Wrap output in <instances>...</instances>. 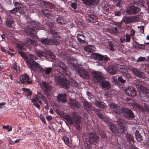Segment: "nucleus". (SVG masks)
Listing matches in <instances>:
<instances>
[{
    "label": "nucleus",
    "instance_id": "nucleus-1",
    "mask_svg": "<svg viewBox=\"0 0 149 149\" xmlns=\"http://www.w3.org/2000/svg\"><path fill=\"white\" fill-rule=\"evenodd\" d=\"M95 84H97L98 82H101V85L102 88H106L108 89L111 87L110 83L108 81L103 80L101 81L103 78L101 72L94 71L92 72Z\"/></svg>",
    "mask_w": 149,
    "mask_h": 149
},
{
    "label": "nucleus",
    "instance_id": "nucleus-2",
    "mask_svg": "<svg viewBox=\"0 0 149 149\" xmlns=\"http://www.w3.org/2000/svg\"><path fill=\"white\" fill-rule=\"evenodd\" d=\"M55 69L57 72L61 74L69 76L71 73L65 64L60 59L56 61L54 64Z\"/></svg>",
    "mask_w": 149,
    "mask_h": 149
},
{
    "label": "nucleus",
    "instance_id": "nucleus-3",
    "mask_svg": "<svg viewBox=\"0 0 149 149\" xmlns=\"http://www.w3.org/2000/svg\"><path fill=\"white\" fill-rule=\"evenodd\" d=\"M68 63L71 69L77 71L81 77L87 79L89 78L88 72L83 68H78V65L74 63V61L69 60L68 61Z\"/></svg>",
    "mask_w": 149,
    "mask_h": 149
},
{
    "label": "nucleus",
    "instance_id": "nucleus-4",
    "mask_svg": "<svg viewBox=\"0 0 149 149\" xmlns=\"http://www.w3.org/2000/svg\"><path fill=\"white\" fill-rule=\"evenodd\" d=\"M37 58L35 56L32 54L29 55V58L26 61V63L30 69L39 72L40 66L34 60Z\"/></svg>",
    "mask_w": 149,
    "mask_h": 149
},
{
    "label": "nucleus",
    "instance_id": "nucleus-5",
    "mask_svg": "<svg viewBox=\"0 0 149 149\" xmlns=\"http://www.w3.org/2000/svg\"><path fill=\"white\" fill-rule=\"evenodd\" d=\"M99 137L96 134L93 133H90L88 139H86V142L84 143L85 148L90 149L91 144H95L99 140Z\"/></svg>",
    "mask_w": 149,
    "mask_h": 149
},
{
    "label": "nucleus",
    "instance_id": "nucleus-6",
    "mask_svg": "<svg viewBox=\"0 0 149 149\" xmlns=\"http://www.w3.org/2000/svg\"><path fill=\"white\" fill-rule=\"evenodd\" d=\"M130 105L132 106L134 108L138 109L141 112L145 113L146 111H149V105L146 104L145 103L143 107L137 102L133 101L132 102L130 103Z\"/></svg>",
    "mask_w": 149,
    "mask_h": 149
},
{
    "label": "nucleus",
    "instance_id": "nucleus-7",
    "mask_svg": "<svg viewBox=\"0 0 149 149\" xmlns=\"http://www.w3.org/2000/svg\"><path fill=\"white\" fill-rule=\"evenodd\" d=\"M54 80L58 84L67 88L69 87V82L65 78H63L60 76H55Z\"/></svg>",
    "mask_w": 149,
    "mask_h": 149
},
{
    "label": "nucleus",
    "instance_id": "nucleus-8",
    "mask_svg": "<svg viewBox=\"0 0 149 149\" xmlns=\"http://www.w3.org/2000/svg\"><path fill=\"white\" fill-rule=\"evenodd\" d=\"M122 113L126 118L128 119H133L134 117V115L132 111L126 108H122L121 114Z\"/></svg>",
    "mask_w": 149,
    "mask_h": 149
},
{
    "label": "nucleus",
    "instance_id": "nucleus-9",
    "mask_svg": "<svg viewBox=\"0 0 149 149\" xmlns=\"http://www.w3.org/2000/svg\"><path fill=\"white\" fill-rule=\"evenodd\" d=\"M42 89L44 93L47 96H49L51 94L52 87L46 82L42 81L40 84Z\"/></svg>",
    "mask_w": 149,
    "mask_h": 149
},
{
    "label": "nucleus",
    "instance_id": "nucleus-10",
    "mask_svg": "<svg viewBox=\"0 0 149 149\" xmlns=\"http://www.w3.org/2000/svg\"><path fill=\"white\" fill-rule=\"evenodd\" d=\"M91 57L93 59L101 61L104 60L107 61L109 60V58L107 55L104 56L99 53H93L91 54Z\"/></svg>",
    "mask_w": 149,
    "mask_h": 149
},
{
    "label": "nucleus",
    "instance_id": "nucleus-11",
    "mask_svg": "<svg viewBox=\"0 0 149 149\" xmlns=\"http://www.w3.org/2000/svg\"><path fill=\"white\" fill-rule=\"evenodd\" d=\"M109 107L113 112L118 114H121L122 108L118 104L115 103H111L109 104Z\"/></svg>",
    "mask_w": 149,
    "mask_h": 149
},
{
    "label": "nucleus",
    "instance_id": "nucleus-12",
    "mask_svg": "<svg viewBox=\"0 0 149 149\" xmlns=\"http://www.w3.org/2000/svg\"><path fill=\"white\" fill-rule=\"evenodd\" d=\"M14 22L11 15H9L6 19L5 24L7 27L14 29L15 26Z\"/></svg>",
    "mask_w": 149,
    "mask_h": 149
},
{
    "label": "nucleus",
    "instance_id": "nucleus-13",
    "mask_svg": "<svg viewBox=\"0 0 149 149\" xmlns=\"http://www.w3.org/2000/svg\"><path fill=\"white\" fill-rule=\"evenodd\" d=\"M140 10V8L132 5L130 6L129 9H127L126 10V12L129 15H134L137 14Z\"/></svg>",
    "mask_w": 149,
    "mask_h": 149
},
{
    "label": "nucleus",
    "instance_id": "nucleus-14",
    "mask_svg": "<svg viewBox=\"0 0 149 149\" xmlns=\"http://www.w3.org/2000/svg\"><path fill=\"white\" fill-rule=\"evenodd\" d=\"M20 80L21 82L24 84L27 83L29 84H31L32 81H30L29 76L25 74L24 75H21L20 77Z\"/></svg>",
    "mask_w": 149,
    "mask_h": 149
},
{
    "label": "nucleus",
    "instance_id": "nucleus-15",
    "mask_svg": "<svg viewBox=\"0 0 149 149\" xmlns=\"http://www.w3.org/2000/svg\"><path fill=\"white\" fill-rule=\"evenodd\" d=\"M125 94L129 96L134 97L136 95V90L132 87H128L125 90Z\"/></svg>",
    "mask_w": 149,
    "mask_h": 149
},
{
    "label": "nucleus",
    "instance_id": "nucleus-16",
    "mask_svg": "<svg viewBox=\"0 0 149 149\" xmlns=\"http://www.w3.org/2000/svg\"><path fill=\"white\" fill-rule=\"evenodd\" d=\"M83 107L84 110L88 112H92L94 110V108L92 104L87 101H85L83 103Z\"/></svg>",
    "mask_w": 149,
    "mask_h": 149
},
{
    "label": "nucleus",
    "instance_id": "nucleus-17",
    "mask_svg": "<svg viewBox=\"0 0 149 149\" xmlns=\"http://www.w3.org/2000/svg\"><path fill=\"white\" fill-rule=\"evenodd\" d=\"M73 120L74 122V126L75 128L78 130H80L81 129L80 126V118L78 115L73 117Z\"/></svg>",
    "mask_w": 149,
    "mask_h": 149
},
{
    "label": "nucleus",
    "instance_id": "nucleus-18",
    "mask_svg": "<svg viewBox=\"0 0 149 149\" xmlns=\"http://www.w3.org/2000/svg\"><path fill=\"white\" fill-rule=\"evenodd\" d=\"M86 19L89 22L92 23H95L98 22V17L93 14L87 15L86 16Z\"/></svg>",
    "mask_w": 149,
    "mask_h": 149
},
{
    "label": "nucleus",
    "instance_id": "nucleus-19",
    "mask_svg": "<svg viewBox=\"0 0 149 149\" xmlns=\"http://www.w3.org/2000/svg\"><path fill=\"white\" fill-rule=\"evenodd\" d=\"M40 6L43 8L52 9L53 8V6L52 3L47 1L40 0Z\"/></svg>",
    "mask_w": 149,
    "mask_h": 149
},
{
    "label": "nucleus",
    "instance_id": "nucleus-20",
    "mask_svg": "<svg viewBox=\"0 0 149 149\" xmlns=\"http://www.w3.org/2000/svg\"><path fill=\"white\" fill-rule=\"evenodd\" d=\"M83 3L88 6H96L99 3V0H82Z\"/></svg>",
    "mask_w": 149,
    "mask_h": 149
},
{
    "label": "nucleus",
    "instance_id": "nucleus-21",
    "mask_svg": "<svg viewBox=\"0 0 149 149\" xmlns=\"http://www.w3.org/2000/svg\"><path fill=\"white\" fill-rule=\"evenodd\" d=\"M77 38L78 42L80 44H84L86 41V37L82 32L77 34Z\"/></svg>",
    "mask_w": 149,
    "mask_h": 149
},
{
    "label": "nucleus",
    "instance_id": "nucleus-22",
    "mask_svg": "<svg viewBox=\"0 0 149 149\" xmlns=\"http://www.w3.org/2000/svg\"><path fill=\"white\" fill-rule=\"evenodd\" d=\"M66 97V93L58 94L57 96V100L58 102L65 103L67 101V100L65 98Z\"/></svg>",
    "mask_w": 149,
    "mask_h": 149
},
{
    "label": "nucleus",
    "instance_id": "nucleus-23",
    "mask_svg": "<svg viewBox=\"0 0 149 149\" xmlns=\"http://www.w3.org/2000/svg\"><path fill=\"white\" fill-rule=\"evenodd\" d=\"M41 13L43 15V17H46L47 19H52L53 16L52 13L47 9L41 10Z\"/></svg>",
    "mask_w": 149,
    "mask_h": 149
},
{
    "label": "nucleus",
    "instance_id": "nucleus-24",
    "mask_svg": "<svg viewBox=\"0 0 149 149\" xmlns=\"http://www.w3.org/2000/svg\"><path fill=\"white\" fill-rule=\"evenodd\" d=\"M107 72L112 74H115L117 73L118 69L114 66H109L107 67Z\"/></svg>",
    "mask_w": 149,
    "mask_h": 149
},
{
    "label": "nucleus",
    "instance_id": "nucleus-25",
    "mask_svg": "<svg viewBox=\"0 0 149 149\" xmlns=\"http://www.w3.org/2000/svg\"><path fill=\"white\" fill-rule=\"evenodd\" d=\"M13 73L14 74H15L16 76H17L19 73V68H17V64L16 62L14 63L11 67Z\"/></svg>",
    "mask_w": 149,
    "mask_h": 149
},
{
    "label": "nucleus",
    "instance_id": "nucleus-26",
    "mask_svg": "<svg viewBox=\"0 0 149 149\" xmlns=\"http://www.w3.org/2000/svg\"><path fill=\"white\" fill-rule=\"evenodd\" d=\"M40 23L37 22H33L31 23L30 26L34 31L40 29Z\"/></svg>",
    "mask_w": 149,
    "mask_h": 149
},
{
    "label": "nucleus",
    "instance_id": "nucleus-27",
    "mask_svg": "<svg viewBox=\"0 0 149 149\" xmlns=\"http://www.w3.org/2000/svg\"><path fill=\"white\" fill-rule=\"evenodd\" d=\"M132 71L134 74H135L139 78H144L145 77L143 73L141 72L140 70L136 68H133Z\"/></svg>",
    "mask_w": 149,
    "mask_h": 149
},
{
    "label": "nucleus",
    "instance_id": "nucleus-28",
    "mask_svg": "<svg viewBox=\"0 0 149 149\" xmlns=\"http://www.w3.org/2000/svg\"><path fill=\"white\" fill-rule=\"evenodd\" d=\"M52 70V68H43L40 67L38 72H44L46 75H47L50 73Z\"/></svg>",
    "mask_w": 149,
    "mask_h": 149
},
{
    "label": "nucleus",
    "instance_id": "nucleus-29",
    "mask_svg": "<svg viewBox=\"0 0 149 149\" xmlns=\"http://www.w3.org/2000/svg\"><path fill=\"white\" fill-rule=\"evenodd\" d=\"M56 21L57 24L62 25L65 24L67 22L63 17L60 16L56 18Z\"/></svg>",
    "mask_w": 149,
    "mask_h": 149
},
{
    "label": "nucleus",
    "instance_id": "nucleus-30",
    "mask_svg": "<svg viewBox=\"0 0 149 149\" xmlns=\"http://www.w3.org/2000/svg\"><path fill=\"white\" fill-rule=\"evenodd\" d=\"M94 104L98 108L104 109L106 108V106L105 105V103H104L103 102L98 100H96L95 101Z\"/></svg>",
    "mask_w": 149,
    "mask_h": 149
},
{
    "label": "nucleus",
    "instance_id": "nucleus-31",
    "mask_svg": "<svg viewBox=\"0 0 149 149\" xmlns=\"http://www.w3.org/2000/svg\"><path fill=\"white\" fill-rule=\"evenodd\" d=\"M49 45H57L59 44L60 43L59 40L55 38V37H52L49 39Z\"/></svg>",
    "mask_w": 149,
    "mask_h": 149
},
{
    "label": "nucleus",
    "instance_id": "nucleus-32",
    "mask_svg": "<svg viewBox=\"0 0 149 149\" xmlns=\"http://www.w3.org/2000/svg\"><path fill=\"white\" fill-rule=\"evenodd\" d=\"M13 3L14 6H16V7H18L19 10H20L24 8L23 2L21 1L17 2L13 1Z\"/></svg>",
    "mask_w": 149,
    "mask_h": 149
},
{
    "label": "nucleus",
    "instance_id": "nucleus-33",
    "mask_svg": "<svg viewBox=\"0 0 149 149\" xmlns=\"http://www.w3.org/2000/svg\"><path fill=\"white\" fill-rule=\"evenodd\" d=\"M24 31L27 35L31 36H32L34 32L30 26H28L26 28L24 29Z\"/></svg>",
    "mask_w": 149,
    "mask_h": 149
},
{
    "label": "nucleus",
    "instance_id": "nucleus-34",
    "mask_svg": "<svg viewBox=\"0 0 149 149\" xmlns=\"http://www.w3.org/2000/svg\"><path fill=\"white\" fill-rule=\"evenodd\" d=\"M71 107L73 108L78 109L79 108L78 103L75 100H72L70 101Z\"/></svg>",
    "mask_w": 149,
    "mask_h": 149
},
{
    "label": "nucleus",
    "instance_id": "nucleus-35",
    "mask_svg": "<svg viewBox=\"0 0 149 149\" xmlns=\"http://www.w3.org/2000/svg\"><path fill=\"white\" fill-rule=\"evenodd\" d=\"M109 130L113 133H115L117 132V128L114 124L110 123L109 126Z\"/></svg>",
    "mask_w": 149,
    "mask_h": 149
},
{
    "label": "nucleus",
    "instance_id": "nucleus-36",
    "mask_svg": "<svg viewBox=\"0 0 149 149\" xmlns=\"http://www.w3.org/2000/svg\"><path fill=\"white\" fill-rule=\"evenodd\" d=\"M141 17V15H136L131 17L132 23L134 22H138L140 21V18Z\"/></svg>",
    "mask_w": 149,
    "mask_h": 149
},
{
    "label": "nucleus",
    "instance_id": "nucleus-37",
    "mask_svg": "<svg viewBox=\"0 0 149 149\" xmlns=\"http://www.w3.org/2000/svg\"><path fill=\"white\" fill-rule=\"evenodd\" d=\"M93 111L100 118L102 119L103 120L104 117L103 116V114L101 113L99 110L98 109H95Z\"/></svg>",
    "mask_w": 149,
    "mask_h": 149
},
{
    "label": "nucleus",
    "instance_id": "nucleus-38",
    "mask_svg": "<svg viewBox=\"0 0 149 149\" xmlns=\"http://www.w3.org/2000/svg\"><path fill=\"white\" fill-rule=\"evenodd\" d=\"M135 136L136 140L139 142H140L143 140V137L140 134L138 130H136L135 133Z\"/></svg>",
    "mask_w": 149,
    "mask_h": 149
},
{
    "label": "nucleus",
    "instance_id": "nucleus-39",
    "mask_svg": "<svg viewBox=\"0 0 149 149\" xmlns=\"http://www.w3.org/2000/svg\"><path fill=\"white\" fill-rule=\"evenodd\" d=\"M25 43L26 45L32 44L34 45H36V41L34 40H31L29 38H27L25 41Z\"/></svg>",
    "mask_w": 149,
    "mask_h": 149
},
{
    "label": "nucleus",
    "instance_id": "nucleus-40",
    "mask_svg": "<svg viewBox=\"0 0 149 149\" xmlns=\"http://www.w3.org/2000/svg\"><path fill=\"white\" fill-rule=\"evenodd\" d=\"M36 54L38 56L42 58V57H45L46 56V54L43 51L38 50H37Z\"/></svg>",
    "mask_w": 149,
    "mask_h": 149
},
{
    "label": "nucleus",
    "instance_id": "nucleus-41",
    "mask_svg": "<svg viewBox=\"0 0 149 149\" xmlns=\"http://www.w3.org/2000/svg\"><path fill=\"white\" fill-rule=\"evenodd\" d=\"M64 118L67 121L68 123L72 125L73 123V121L71 116L69 115H67L65 116Z\"/></svg>",
    "mask_w": 149,
    "mask_h": 149
},
{
    "label": "nucleus",
    "instance_id": "nucleus-42",
    "mask_svg": "<svg viewBox=\"0 0 149 149\" xmlns=\"http://www.w3.org/2000/svg\"><path fill=\"white\" fill-rule=\"evenodd\" d=\"M35 4H31V3H30V4H28L27 5V9L28 11H29L31 13H32L33 12V10L35 9Z\"/></svg>",
    "mask_w": 149,
    "mask_h": 149
},
{
    "label": "nucleus",
    "instance_id": "nucleus-43",
    "mask_svg": "<svg viewBox=\"0 0 149 149\" xmlns=\"http://www.w3.org/2000/svg\"><path fill=\"white\" fill-rule=\"evenodd\" d=\"M122 20L126 24L132 23L131 17H124L123 18Z\"/></svg>",
    "mask_w": 149,
    "mask_h": 149
},
{
    "label": "nucleus",
    "instance_id": "nucleus-44",
    "mask_svg": "<svg viewBox=\"0 0 149 149\" xmlns=\"http://www.w3.org/2000/svg\"><path fill=\"white\" fill-rule=\"evenodd\" d=\"M50 32V33L54 36V37H55L58 38H60V33L56 31L54 29L53 30H51Z\"/></svg>",
    "mask_w": 149,
    "mask_h": 149
},
{
    "label": "nucleus",
    "instance_id": "nucleus-45",
    "mask_svg": "<svg viewBox=\"0 0 149 149\" xmlns=\"http://www.w3.org/2000/svg\"><path fill=\"white\" fill-rule=\"evenodd\" d=\"M128 78V76L123 75L122 76L118 77V81L121 83H124L126 82V79Z\"/></svg>",
    "mask_w": 149,
    "mask_h": 149
},
{
    "label": "nucleus",
    "instance_id": "nucleus-46",
    "mask_svg": "<svg viewBox=\"0 0 149 149\" xmlns=\"http://www.w3.org/2000/svg\"><path fill=\"white\" fill-rule=\"evenodd\" d=\"M20 10H19V8L18 7H15L13 9L9 10L8 11V13L10 15H14L16 13Z\"/></svg>",
    "mask_w": 149,
    "mask_h": 149
},
{
    "label": "nucleus",
    "instance_id": "nucleus-47",
    "mask_svg": "<svg viewBox=\"0 0 149 149\" xmlns=\"http://www.w3.org/2000/svg\"><path fill=\"white\" fill-rule=\"evenodd\" d=\"M126 139L127 141L130 143L131 142H133L134 139L132 136L130 134H127L126 135Z\"/></svg>",
    "mask_w": 149,
    "mask_h": 149
},
{
    "label": "nucleus",
    "instance_id": "nucleus-48",
    "mask_svg": "<svg viewBox=\"0 0 149 149\" xmlns=\"http://www.w3.org/2000/svg\"><path fill=\"white\" fill-rule=\"evenodd\" d=\"M144 2L143 0H137L134 1V4L138 5L141 7L143 6Z\"/></svg>",
    "mask_w": 149,
    "mask_h": 149
},
{
    "label": "nucleus",
    "instance_id": "nucleus-49",
    "mask_svg": "<svg viewBox=\"0 0 149 149\" xmlns=\"http://www.w3.org/2000/svg\"><path fill=\"white\" fill-rule=\"evenodd\" d=\"M17 45L18 48L20 50H25L26 47L27 45L24 43H17Z\"/></svg>",
    "mask_w": 149,
    "mask_h": 149
},
{
    "label": "nucleus",
    "instance_id": "nucleus-50",
    "mask_svg": "<svg viewBox=\"0 0 149 149\" xmlns=\"http://www.w3.org/2000/svg\"><path fill=\"white\" fill-rule=\"evenodd\" d=\"M135 43L136 44L135 45V47L136 48H139V49H144L145 47V44H140L139 43L136 41H135Z\"/></svg>",
    "mask_w": 149,
    "mask_h": 149
},
{
    "label": "nucleus",
    "instance_id": "nucleus-51",
    "mask_svg": "<svg viewBox=\"0 0 149 149\" xmlns=\"http://www.w3.org/2000/svg\"><path fill=\"white\" fill-rule=\"evenodd\" d=\"M49 39L47 38L42 39L40 40V42L42 44L45 45H49Z\"/></svg>",
    "mask_w": 149,
    "mask_h": 149
},
{
    "label": "nucleus",
    "instance_id": "nucleus-52",
    "mask_svg": "<svg viewBox=\"0 0 149 149\" xmlns=\"http://www.w3.org/2000/svg\"><path fill=\"white\" fill-rule=\"evenodd\" d=\"M18 53L24 59L27 60L29 57H28L26 55V53L21 50H19L18 51Z\"/></svg>",
    "mask_w": 149,
    "mask_h": 149
},
{
    "label": "nucleus",
    "instance_id": "nucleus-53",
    "mask_svg": "<svg viewBox=\"0 0 149 149\" xmlns=\"http://www.w3.org/2000/svg\"><path fill=\"white\" fill-rule=\"evenodd\" d=\"M110 31L111 33L114 35L117 34L119 32V31L116 27L111 28L110 29Z\"/></svg>",
    "mask_w": 149,
    "mask_h": 149
},
{
    "label": "nucleus",
    "instance_id": "nucleus-54",
    "mask_svg": "<svg viewBox=\"0 0 149 149\" xmlns=\"http://www.w3.org/2000/svg\"><path fill=\"white\" fill-rule=\"evenodd\" d=\"M47 25L48 26V29H49V31L51 30H53L55 28L54 27V24L50 22H46Z\"/></svg>",
    "mask_w": 149,
    "mask_h": 149
},
{
    "label": "nucleus",
    "instance_id": "nucleus-55",
    "mask_svg": "<svg viewBox=\"0 0 149 149\" xmlns=\"http://www.w3.org/2000/svg\"><path fill=\"white\" fill-rule=\"evenodd\" d=\"M115 5L120 8L121 7V0H112Z\"/></svg>",
    "mask_w": 149,
    "mask_h": 149
},
{
    "label": "nucleus",
    "instance_id": "nucleus-56",
    "mask_svg": "<svg viewBox=\"0 0 149 149\" xmlns=\"http://www.w3.org/2000/svg\"><path fill=\"white\" fill-rule=\"evenodd\" d=\"M119 72L123 73V75L126 76V77L129 76V75L127 74V70L126 68L121 69H119Z\"/></svg>",
    "mask_w": 149,
    "mask_h": 149
},
{
    "label": "nucleus",
    "instance_id": "nucleus-57",
    "mask_svg": "<svg viewBox=\"0 0 149 149\" xmlns=\"http://www.w3.org/2000/svg\"><path fill=\"white\" fill-rule=\"evenodd\" d=\"M108 48L111 51H115V49L113 48L114 46L113 43L110 42H108Z\"/></svg>",
    "mask_w": 149,
    "mask_h": 149
},
{
    "label": "nucleus",
    "instance_id": "nucleus-58",
    "mask_svg": "<svg viewBox=\"0 0 149 149\" xmlns=\"http://www.w3.org/2000/svg\"><path fill=\"white\" fill-rule=\"evenodd\" d=\"M124 120L123 119L121 118H118L117 120V123L118 125L120 126H122L124 123Z\"/></svg>",
    "mask_w": 149,
    "mask_h": 149
},
{
    "label": "nucleus",
    "instance_id": "nucleus-59",
    "mask_svg": "<svg viewBox=\"0 0 149 149\" xmlns=\"http://www.w3.org/2000/svg\"><path fill=\"white\" fill-rule=\"evenodd\" d=\"M142 91L144 95L149 98V90L146 88H144Z\"/></svg>",
    "mask_w": 149,
    "mask_h": 149
},
{
    "label": "nucleus",
    "instance_id": "nucleus-60",
    "mask_svg": "<svg viewBox=\"0 0 149 149\" xmlns=\"http://www.w3.org/2000/svg\"><path fill=\"white\" fill-rule=\"evenodd\" d=\"M125 127L123 126H120L118 129H117V132L120 134L123 133L124 132Z\"/></svg>",
    "mask_w": 149,
    "mask_h": 149
},
{
    "label": "nucleus",
    "instance_id": "nucleus-61",
    "mask_svg": "<svg viewBox=\"0 0 149 149\" xmlns=\"http://www.w3.org/2000/svg\"><path fill=\"white\" fill-rule=\"evenodd\" d=\"M63 139L65 144L66 145H68L69 142V139L67 136H65L63 137Z\"/></svg>",
    "mask_w": 149,
    "mask_h": 149
},
{
    "label": "nucleus",
    "instance_id": "nucleus-62",
    "mask_svg": "<svg viewBox=\"0 0 149 149\" xmlns=\"http://www.w3.org/2000/svg\"><path fill=\"white\" fill-rule=\"evenodd\" d=\"M48 53L49 57L51 59L53 60L55 59L56 56L53 53L50 52Z\"/></svg>",
    "mask_w": 149,
    "mask_h": 149
},
{
    "label": "nucleus",
    "instance_id": "nucleus-63",
    "mask_svg": "<svg viewBox=\"0 0 149 149\" xmlns=\"http://www.w3.org/2000/svg\"><path fill=\"white\" fill-rule=\"evenodd\" d=\"M84 49L86 52L88 53H91L92 52V49L88 46H85L84 47Z\"/></svg>",
    "mask_w": 149,
    "mask_h": 149
},
{
    "label": "nucleus",
    "instance_id": "nucleus-64",
    "mask_svg": "<svg viewBox=\"0 0 149 149\" xmlns=\"http://www.w3.org/2000/svg\"><path fill=\"white\" fill-rule=\"evenodd\" d=\"M122 24V23L121 22H116L114 23V25L119 29H121Z\"/></svg>",
    "mask_w": 149,
    "mask_h": 149
}]
</instances>
